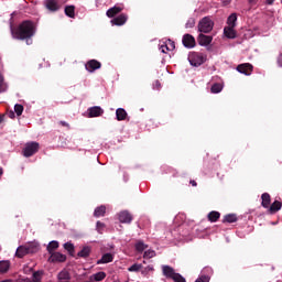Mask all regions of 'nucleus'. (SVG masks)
Listing matches in <instances>:
<instances>
[{
    "mask_svg": "<svg viewBox=\"0 0 282 282\" xmlns=\"http://www.w3.org/2000/svg\"><path fill=\"white\" fill-rule=\"evenodd\" d=\"M43 6L51 13H55L61 10L58 0H44Z\"/></svg>",
    "mask_w": 282,
    "mask_h": 282,
    "instance_id": "obj_8",
    "label": "nucleus"
},
{
    "mask_svg": "<svg viewBox=\"0 0 282 282\" xmlns=\"http://www.w3.org/2000/svg\"><path fill=\"white\" fill-rule=\"evenodd\" d=\"M23 111H24L23 105H21V104L14 105V112L18 117L22 116Z\"/></svg>",
    "mask_w": 282,
    "mask_h": 282,
    "instance_id": "obj_36",
    "label": "nucleus"
},
{
    "mask_svg": "<svg viewBox=\"0 0 282 282\" xmlns=\"http://www.w3.org/2000/svg\"><path fill=\"white\" fill-rule=\"evenodd\" d=\"M153 89H161V82L160 80L154 82Z\"/></svg>",
    "mask_w": 282,
    "mask_h": 282,
    "instance_id": "obj_45",
    "label": "nucleus"
},
{
    "mask_svg": "<svg viewBox=\"0 0 282 282\" xmlns=\"http://www.w3.org/2000/svg\"><path fill=\"white\" fill-rule=\"evenodd\" d=\"M224 90V84L215 83L212 85L210 91L212 94H220Z\"/></svg>",
    "mask_w": 282,
    "mask_h": 282,
    "instance_id": "obj_28",
    "label": "nucleus"
},
{
    "mask_svg": "<svg viewBox=\"0 0 282 282\" xmlns=\"http://www.w3.org/2000/svg\"><path fill=\"white\" fill-rule=\"evenodd\" d=\"M61 124H62L63 127H69L68 122H66V121H61Z\"/></svg>",
    "mask_w": 282,
    "mask_h": 282,
    "instance_id": "obj_48",
    "label": "nucleus"
},
{
    "mask_svg": "<svg viewBox=\"0 0 282 282\" xmlns=\"http://www.w3.org/2000/svg\"><path fill=\"white\" fill-rule=\"evenodd\" d=\"M120 12H122V8L118 7V6H113L112 8H109L107 10L106 15H107V18L112 19Z\"/></svg>",
    "mask_w": 282,
    "mask_h": 282,
    "instance_id": "obj_20",
    "label": "nucleus"
},
{
    "mask_svg": "<svg viewBox=\"0 0 282 282\" xmlns=\"http://www.w3.org/2000/svg\"><path fill=\"white\" fill-rule=\"evenodd\" d=\"M59 248V242L57 240H51V242H48L46 249L47 252L50 254L54 253L55 250H57Z\"/></svg>",
    "mask_w": 282,
    "mask_h": 282,
    "instance_id": "obj_22",
    "label": "nucleus"
},
{
    "mask_svg": "<svg viewBox=\"0 0 282 282\" xmlns=\"http://www.w3.org/2000/svg\"><path fill=\"white\" fill-rule=\"evenodd\" d=\"M96 229L99 234H102L104 229H105V223H100V220H98L96 223Z\"/></svg>",
    "mask_w": 282,
    "mask_h": 282,
    "instance_id": "obj_42",
    "label": "nucleus"
},
{
    "mask_svg": "<svg viewBox=\"0 0 282 282\" xmlns=\"http://www.w3.org/2000/svg\"><path fill=\"white\" fill-rule=\"evenodd\" d=\"M65 15L70 18V19H74L75 18V7L74 6H67L65 7Z\"/></svg>",
    "mask_w": 282,
    "mask_h": 282,
    "instance_id": "obj_33",
    "label": "nucleus"
},
{
    "mask_svg": "<svg viewBox=\"0 0 282 282\" xmlns=\"http://www.w3.org/2000/svg\"><path fill=\"white\" fill-rule=\"evenodd\" d=\"M91 249L90 247H83L80 251H78L77 257L79 258H88L90 256Z\"/></svg>",
    "mask_w": 282,
    "mask_h": 282,
    "instance_id": "obj_29",
    "label": "nucleus"
},
{
    "mask_svg": "<svg viewBox=\"0 0 282 282\" xmlns=\"http://www.w3.org/2000/svg\"><path fill=\"white\" fill-rule=\"evenodd\" d=\"M101 68V63L97 59H90L85 64V69L88 73H95L97 69Z\"/></svg>",
    "mask_w": 282,
    "mask_h": 282,
    "instance_id": "obj_12",
    "label": "nucleus"
},
{
    "mask_svg": "<svg viewBox=\"0 0 282 282\" xmlns=\"http://www.w3.org/2000/svg\"><path fill=\"white\" fill-rule=\"evenodd\" d=\"M182 43L186 48H194L196 46V40L192 34H184Z\"/></svg>",
    "mask_w": 282,
    "mask_h": 282,
    "instance_id": "obj_10",
    "label": "nucleus"
},
{
    "mask_svg": "<svg viewBox=\"0 0 282 282\" xmlns=\"http://www.w3.org/2000/svg\"><path fill=\"white\" fill-rule=\"evenodd\" d=\"M118 218L121 224H131L133 220L129 212H120Z\"/></svg>",
    "mask_w": 282,
    "mask_h": 282,
    "instance_id": "obj_16",
    "label": "nucleus"
},
{
    "mask_svg": "<svg viewBox=\"0 0 282 282\" xmlns=\"http://www.w3.org/2000/svg\"><path fill=\"white\" fill-rule=\"evenodd\" d=\"M63 247L68 253H73L75 251V245H73V242H64Z\"/></svg>",
    "mask_w": 282,
    "mask_h": 282,
    "instance_id": "obj_37",
    "label": "nucleus"
},
{
    "mask_svg": "<svg viewBox=\"0 0 282 282\" xmlns=\"http://www.w3.org/2000/svg\"><path fill=\"white\" fill-rule=\"evenodd\" d=\"M237 221H238V218L236 214H227V216H225L223 220V223H227V224H235Z\"/></svg>",
    "mask_w": 282,
    "mask_h": 282,
    "instance_id": "obj_30",
    "label": "nucleus"
},
{
    "mask_svg": "<svg viewBox=\"0 0 282 282\" xmlns=\"http://www.w3.org/2000/svg\"><path fill=\"white\" fill-rule=\"evenodd\" d=\"M87 282H90V281H87Z\"/></svg>",
    "mask_w": 282,
    "mask_h": 282,
    "instance_id": "obj_56",
    "label": "nucleus"
},
{
    "mask_svg": "<svg viewBox=\"0 0 282 282\" xmlns=\"http://www.w3.org/2000/svg\"><path fill=\"white\" fill-rule=\"evenodd\" d=\"M107 278V273L105 271H98L97 273H93L89 276V282H101Z\"/></svg>",
    "mask_w": 282,
    "mask_h": 282,
    "instance_id": "obj_17",
    "label": "nucleus"
},
{
    "mask_svg": "<svg viewBox=\"0 0 282 282\" xmlns=\"http://www.w3.org/2000/svg\"><path fill=\"white\" fill-rule=\"evenodd\" d=\"M207 271H212V269H206Z\"/></svg>",
    "mask_w": 282,
    "mask_h": 282,
    "instance_id": "obj_55",
    "label": "nucleus"
},
{
    "mask_svg": "<svg viewBox=\"0 0 282 282\" xmlns=\"http://www.w3.org/2000/svg\"><path fill=\"white\" fill-rule=\"evenodd\" d=\"M272 3H273V1H272V0H270L269 4H272Z\"/></svg>",
    "mask_w": 282,
    "mask_h": 282,
    "instance_id": "obj_53",
    "label": "nucleus"
},
{
    "mask_svg": "<svg viewBox=\"0 0 282 282\" xmlns=\"http://www.w3.org/2000/svg\"><path fill=\"white\" fill-rule=\"evenodd\" d=\"M70 275L67 271H59L58 281L59 282H69Z\"/></svg>",
    "mask_w": 282,
    "mask_h": 282,
    "instance_id": "obj_32",
    "label": "nucleus"
},
{
    "mask_svg": "<svg viewBox=\"0 0 282 282\" xmlns=\"http://www.w3.org/2000/svg\"><path fill=\"white\" fill-rule=\"evenodd\" d=\"M3 121V118H2V116H0V123Z\"/></svg>",
    "mask_w": 282,
    "mask_h": 282,
    "instance_id": "obj_51",
    "label": "nucleus"
},
{
    "mask_svg": "<svg viewBox=\"0 0 282 282\" xmlns=\"http://www.w3.org/2000/svg\"><path fill=\"white\" fill-rule=\"evenodd\" d=\"M143 268V264H131L129 267L128 271L129 272H139Z\"/></svg>",
    "mask_w": 282,
    "mask_h": 282,
    "instance_id": "obj_40",
    "label": "nucleus"
},
{
    "mask_svg": "<svg viewBox=\"0 0 282 282\" xmlns=\"http://www.w3.org/2000/svg\"><path fill=\"white\" fill-rule=\"evenodd\" d=\"M10 267L11 262L9 260H0V273H7Z\"/></svg>",
    "mask_w": 282,
    "mask_h": 282,
    "instance_id": "obj_24",
    "label": "nucleus"
},
{
    "mask_svg": "<svg viewBox=\"0 0 282 282\" xmlns=\"http://www.w3.org/2000/svg\"><path fill=\"white\" fill-rule=\"evenodd\" d=\"M207 61V55L200 52H192L188 55V62L193 67H199Z\"/></svg>",
    "mask_w": 282,
    "mask_h": 282,
    "instance_id": "obj_3",
    "label": "nucleus"
},
{
    "mask_svg": "<svg viewBox=\"0 0 282 282\" xmlns=\"http://www.w3.org/2000/svg\"><path fill=\"white\" fill-rule=\"evenodd\" d=\"M214 37L212 35H206L204 33H200L198 35V44L200 46H208L213 43Z\"/></svg>",
    "mask_w": 282,
    "mask_h": 282,
    "instance_id": "obj_15",
    "label": "nucleus"
},
{
    "mask_svg": "<svg viewBox=\"0 0 282 282\" xmlns=\"http://www.w3.org/2000/svg\"><path fill=\"white\" fill-rule=\"evenodd\" d=\"M115 259L113 253H104V256H101V258L99 260H97V264H107L112 262Z\"/></svg>",
    "mask_w": 282,
    "mask_h": 282,
    "instance_id": "obj_19",
    "label": "nucleus"
},
{
    "mask_svg": "<svg viewBox=\"0 0 282 282\" xmlns=\"http://www.w3.org/2000/svg\"><path fill=\"white\" fill-rule=\"evenodd\" d=\"M128 117V112L124 108H117L116 109V119L118 121H124Z\"/></svg>",
    "mask_w": 282,
    "mask_h": 282,
    "instance_id": "obj_21",
    "label": "nucleus"
},
{
    "mask_svg": "<svg viewBox=\"0 0 282 282\" xmlns=\"http://www.w3.org/2000/svg\"><path fill=\"white\" fill-rule=\"evenodd\" d=\"M250 2H254V0H249Z\"/></svg>",
    "mask_w": 282,
    "mask_h": 282,
    "instance_id": "obj_54",
    "label": "nucleus"
},
{
    "mask_svg": "<svg viewBox=\"0 0 282 282\" xmlns=\"http://www.w3.org/2000/svg\"><path fill=\"white\" fill-rule=\"evenodd\" d=\"M224 35L229 40H235L237 37V31L235 30V26H225Z\"/></svg>",
    "mask_w": 282,
    "mask_h": 282,
    "instance_id": "obj_18",
    "label": "nucleus"
},
{
    "mask_svg": "<svg viewBox=\"0 0 282 282\" xmlns=\"http://www.w3.org/2000/svg\"><path fill=\"white\" fill-rule=\"evenodd\" d=\"M195 282H210V278L207 275H200Z\"/></svg>",
    "mask_w": 282,
    "mask_h": 282,
    "instance_id": "obj_43",
    "label": "nucleus"
},
{
    "mask_svg": "<svg viewBox=\"0 0 282 282\" xmlns=\"http://www.w3.org/2000/svg\"><path fill=\"white\" fill-rule=\"evenodd\" d=\"M128 22V15L124 13L110 20L112 26H123Z\"/></svg>",
    "mask_w": 282,
    "mask_h": 282,
    "instance_id": "obj_11",
    "label": "nucleus"
},
{
    "mask_svg": "<svg viewBox=\"0 0 282 282\" xmlns=\"http://www.w3.org/2000/svg\"><path fill=\"white\" fill-rule=\"evenodd\" d=\"M10 32L14 40L24 41L26 45H32L33 40L32 37L36 33V25L34 22L26 20L23 21L15 30L12 25H10Z\"/></svg>",
    "mask_w": 282,
    "mask_h": 282,
    "instance_id": "obj_1",
    "label": "nucleus"
},
{
    "mask_svg": "<svg viewBox=\"0 0 282 282\" xmlns=\"http://www.w3.org/2000/svg\"><path fill=\"white\" fill-rule=\"evenodd\" d=\"M162 273L166 279L173 280V282H186V279L181 273H176L175 269L169 264L162 265Z\"/></svg>",
    "mask_w": 282,
    "mask_h": 282,
    "instance_id": "obj_2",
    "label": "nucleus"
},
{
    "mask_svg": "<svg viewBox=\"0 0 282 282\" xmlns=\"http://www.w3.org/2000/svg\"><path fill=\"white\" fill-rule=\"evenodd\" d=\"M215 22L210 17H204L199 22H198V32L208 34L214 30Z\"/></svg>",
    "mask_w": 282,
    "mask_h": 282,
    "instance_id": "obj_4",
    "label": "nucleus"
},
{
    "mask_svg": "<svg viewBox=\"0 0 282 282\" xmlns=\"http://www.w3.org/2000/svg\"><path fill=\"white\" fill-rule=\"evenodd\" d=\"M261 199H262V203H261L262 207L270 208V206H271V196H270V194H268V193L262 194Z\"/></svg>",
    "mask_w": 282,
    "mask_h": 282,
    "instance_id": "obj_23",
    "label": "nucleus"
},
{
    "mask_svg": "<svg viewBox=\"0 0 282 282\" xmlns=\"http://www.w3.org/2000/svg\"><path fill=\"white\" fill-rule=\"evenodd\" d=\"M1 282H13V281H11V280H4V281H1Z\"/></svg>",
    "mask_w": 282,
    "mask_h": 282,
    "instance_id": "obj_50",
    "label": "nucleus"
},
{
    "mask_svg": "<svg viewBox=\"0 0 282 282\" xmlns=\"http://www.w3.org/2000/svg\"><path fill=\"white\" fill-rule=\"evenodd\" d=\"M175 48H176L175 42L172 40L160 42L159 44V51L163 54H167V52H173Z\"/></svg>",
    "mask_w": 282,
    "mask_h": 282,
    "instance_id": "obj_7",
    "label": "nucleus"
},
{
    "mask_svg": "<svg viewBox=\"0 0 282 282\" xmlns=\"http://www.w3.org/2000/svg\"><path fill=\"white\" fill-rule=\"evenodd\" d=\"M272 3H273V1H272V0H270L269 4H272Z\"/></svg>",
    "mask_w": 282,
    "mask_h": 282,
    "instance_id": "obj_52",
    "label": "nucleus"
},
{
    "mask_svg": "<svg viewBox=\"0 0 282 282\" xmlns=\"http://www.w3.org/2000/svg\"><path fill=\"white\" fill-rule=\"evenodd\" d=\"M134 248L139 253H142L144 250L149 248V245H145L143 240H138V242H135L134 245Z\"/></svg>",
    "mask_w": 282,
    "mask_h": 282,
    "instance_id": "obj_27",
    "label": "nucleus"
},
{
    "mask_svg": "<svg viewBox=\"0 0 282 282\" xmlns=\"http://www.w3.org/2000/svg\"><path fill=\"white\" fill-rule=\"evenodd\" d=\"M8 89L7 84L4 83L3 75L0 74V94L4 93Z\"/></svg>",
    "mask_w": 282,
    "mask_h": 282,
    "instance_id": "obj_39",
    "label": "nucleus"
},
{
    "mask_svg": "<svg viewBox=\"0 0 282 282\" xmlns=\"http://www.w3.org/2000/svg\"><path fill=\"white\" fill-rule=\"evenodd\" d=\"M40 150V143L36 141L26 142L23 149V156L31 158Z\"/></svg>",
    "mask_w": 282,
    "mask_h": 282,
    "instance_id": "obj_6",
    "label": "nucleus"
},
{
    "mask_svg": "<svg viewBox=\"0 0 282 282\" xmlns=\"http://www.w3.org/2000/svg\"><path fill=\"white\" fill-rule=\"evenodd\" d=\"M104 109L100 106H93L88 108V117L89 118H97L104 115Z\"/></svg>",
    "mask_w": 282,
    "mask_h": 282,
    "instance_id": "obj_14",
    "label": "nucleus"
},
{
    "mask_svg": "<svg viewBox=\"0 0 282 282\" xmlns=\"http://www.w3.org/2000/svg\"><path fill=\"white\" fill-rule=\"evenodd\" d=\"M224 7H227L230 4L231 0H220Z\"/></svg>",
    "mask_w": 282,
    "mask_h": 282,
    "instance_id": "obj_46",
    "label": "nucleus"
},
{
    "mask_svg": "<svg viewBox=\"0 0 282 282\" xmlns=\"http://www.w3.org/2000/svg\"><path fill=\"white\" fill-rule=\"evenodd\" d=\"M252 70H253V65L250 63H243L237 66V72L246 76H251Z\"/></svg>",
    "mask_w": 282,
    "mask_h": 282,
    "instance_id": "obj_9",
    "label": "nucleus"
},
{
    "mask_svg": "<svg viewBox=\"0 0 282 282\" xmlns=\"http://www.w3.org/2000/svg\"><path fill=\"white\" fill-rule=\"evenodd\" d=\"M221 214L219 212H210L208 214V220L212 223H217L220 218Z\"/></svg>",
    "mask_w": 282,
    "mask_h": 282,
    "instance_id": "obj_34",
    "label": "nucleus"
},
{
    "mask_svg": "<svg viewBox=\"0 0 282 282\" xmlns=\"http://www.w3.org/2000/svg\"><path fill=\"white\" fill-rule=\"evenodd\" d=\"M237 21H238L237 13H231L227 19V24H228V26L236 28Z\"/></svg>",
    "mask_w": 282,
    "mask_h": 282,
    "instance_id": "obj_25",
    "label": "nucleus"
},
{
    "mask_svg": "<svg viewBox=\"0 0 282 282\" xmlns=\"http://www.w3.org/2000/svg\"><path fill=\"white\" fill-rule=\"evenodd\" d=\"M106 210L107 208L105 207V205H100V207H96V209L94 210V217L96 218L104 217L106 215Z\"/></svg>",
    "mask_w": 282,
    "mask_h": 282,
    "instance_id": "obj_26",
    "label": "nucleus"
},
{
    "mask_svg": "<svg viewBox=\"0 0 282 282\" xmlns=\"http://www.w3.org/2000/svg\"><path fill=\"white\" fill-rule=\"evenodd\" d=\"M189 183H191V185L194 186V187L197 186V182H196L195 180H192Z\"/></svg>",
    "mask_w": 282,
    "mask_h": 282,
    "instance_id": "obj_47",
    "label": "nucleus"
},
{
    "mask_svg": "<svg viewBox=\"0 0 282 282\" xmlns=\"http://www.w3.org/2000/svg\"><path fill=\"white\" fill-rule=\"evenodd\" d=\"M67 259V256H64V253H61L59 251H54L51 253L48 258V262L52 263H58V262H65Z\"/></svg>",
    "mask_w": 282,
    "mask_h": 282,
    "instance_id": "obj_13",
    "label": "nucleus"
},
{
    "mask_svg": "<svg viewBox=\"0 0 282 282\" xmlns=\"http://www.w3.org/2000/svg\"><path fill=\"white\" fill-rule=\"evenodd\" d=\"M153 271H154V267H152L151 264H149V265L145 267V269L142 271V274L149 273V272H153Z\"/></svg>",
    "mask_w": 282,
    "mask_h": 282,
    "instance_id": "obj_44",
    "label": "nucleus"
},
{
    "mask_svg": "<svg viewBox=\"0 0 282 282\" xmlns=\"http://www.w3.org/2000/svg\"><path fill=\"white\" fill-rule=\"evenodd\" d=\"M196 25V20L194 18H189L185 23V29H193Z\"/></svg>",
    "mask_w": 282,
    "mask_h": 282,
    "instance_id": "obj_38",
    "label": "nucleus"
},
{
    "mask_svg": "<svg viewBox=\"0 0 282 282\" xmlns=\"http://www.w3.org/2000/svg\"><path fill=\"white\" fill-rule=\"evenodd\" d=\"M41 280H42V273L40 271H35L32 274V281L33 282H41Z\"/></svg>",
    "mask_w": 282,
    "mask_h": 282,
    "instance_id": "obj_41",
    "label": "nucleus"
},
{
    "mask_svg": "<svg viewBox=\"0 0 282 282\" xmlns=\"http://www.w3.org/2000/svg\"><path fill=\"white\" fill-rule=\"evenodd\" d=\"M156 257V251H154L153 249H148L147 251H144L143 253V258L144 259H152Z\"/></svg>",
    "mask_w": 282,
    "mask_h": 282,
    "instance_id": "obj_35",
    "label": "nucleus"
},
{
    "mask_svg": "<svg viewBox=\"0 0 282 282\" xmlns=\"http://www.w3.org/2000/svg\"><path fill=\"white\" fill-rule=\"evenodd\" d=\"M281 207H282V203H280V200H274V203H272V205L270 206L269 212L271 214H274V213L281 210Z\"/></svg>",
    "mask_w": 282,
    "mask_h": 282,
    "instance_id": "obj_31",
    "label": "nucleus"
},
{
    "mask_svg": "<svg viewBox=\"0 0 282 282\" xmlns=\"http://www.w3.org/2000/svg\"><path fill=\"white\" fill-rule=\"evenodd\" d=\"M40 250V245H24L17 249L15 254L23 258L25 254L35 253Z\"/></svg>",
    "mask_w": 282,
    "mask_h": 282,
    "instance_id": "obj_5",
    "label": "nucleus"
},
{
    "mask_svg": "<svg viewBox=\"0 0 282 282\" xmlns=\"http://www.w3.org/2000/svg\"><path fill=\"white\" fill-rule=\"evenodd\" d=\"M2 174H3V169L0 167V176H2Z\"/></svg>",
    "mask_w": 282,
    "mask_h": 282,
    "instance_id": "obj_49",
    "label": "nucleus"
}]
</instances>
